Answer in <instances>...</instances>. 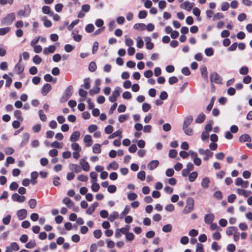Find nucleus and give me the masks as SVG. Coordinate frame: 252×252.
<instances>
[{
    "mask_svg": "<svg viewBox=\"0 0 252 252\" xmlns=\"http://www.w3.org/2000/svg\"><path fill=\"white\" fill-rule=\"evenodd\" d=\"M73 88L72 85L69 86L64 91L60 98V102H65L71 97L73 94Z\"/></svg>",
    "mask_w": 252,
    "mask_h": 252,
    "instance_id": "obj_1",
    "label": "nucleus"
},
{
    "mask_svg": "<svg viewBox=\"0 0 252 252\" xmlns=\"http://www.w3.org/2000/svg\"><path fill=\"white\" fill-rule=\"evenodd\" d=\"M194 201L193 198L188 197L187 199V202L185 207L183 210L184 214H188L191 212L194 208Z\"/></svg>",
    "mask_w": 252,
    "mask_h": 252,
    "instance_id": "obj_2",
    "label": "nucleus"
},
{
    "mask_svg": "<svg viewBox=\"0 0 252 252\" xmlns=\"http://www.w3.org/2000/svg\"><path fill=\"white\" fill-rule=\"evenodd\" d=\"M15 19V14L14 13H11L7 14L2 20V24L5 25H10L14 21Z\"/></svg>",
    "mask_w": 252,
    "mask_h": 252,
    "instance_id": "obj_3",
    "label": "nucleus"
},
{
    "mask_svg": "<svg viewBox=\"0 0 252 252\" xmlns=\"http://www.w3.org/2000/svg\"><path fill=\"white\" fill-rule=\"evenodd\" d=\"M210 81L216 84H222V79L217 72H214L210 75Z\"/></svg>",
    "mask_w": 252,
    "mask_h": 252,
    "instance_id": "obj_4",
    "label": "nucleus"
},
{
    "mask_svg": "<svg viewBox=\"0 0 252 252\" xmlns=\"http://www.w3.org/2000/svg\"><path fill=\"white\" fill-rule=\"evenodd\" d=\"M31 11L30 6L29 4L26 5L24 6V9L20 10L18 13L17 15L20 17H26L30 15Z\"/></svg>",
    "mask_w": 252,
    "mask_h": 252,
    "instance_id": "obj_5",
    "label": "nucleus"
},
{
    "mask_svg": "<svg viewBox=\"0 0 252 252\" xmlns=\"http://www.w3.org/2000/svg\"><path fill=\"white\" fill-rule=\"evenodd\" d=\"M19 250V247L16 242H12L10 246L6 247L5 252H12L13 251H17Z\"/></svg>",
    "mask_w": 252,
    "mask_h": 252,
    "instance_id": "obj_6",
    "label": "nucleus"
},
{
    "mask_svg": "<svg viewBox=\"0 0 252 252\" xmlns=\"http://www.w3.org/2000/svg\"><path fill=\"white\" fill-rule=\"evenodd\" d=\"M11 198L14 201H17L20 203H23L26 200L25 196H20L16 193H13L12 195Z\"/></svg>",
    "mask_w": 252,
    "mask_h": 252,
    "instance_id": "obj_7",
    "label": "nucleus"
},
{
    "mask_svg": "<svg viewBox=\"0 0 252 252\" xmlns=\"http://www.w3.org/2000/svg\"><path fill=\"white\" fill-rule=\"evenodd\" d=\"M17 215L19 220H23L27 217V211L25 209H21L17 212Z\"/></svg>",
    "mask_w": 252,
    "mask_h": 252,
    "instance_id": "obj_8",
    "label": "nucleus"
},
{
    "mask_svg": "<svg viewBox=\"0 0 252 252\" xmlns=\"http://www.w3.org/2000/svg\"><path fill=\"white\" fill-rule=\"evenodd\" d=\"M215 219L213 214H208L205 215L204 221L206 224H210L213 222Z\"/></svg>",
    "mask_w": 252,
    "mask_h": 252,
    "instance_id": "obj_9",
    "label": "nucleus"
},
{
    "mask_svg": "<svg viewBox=\"0 0 252 252\" xmlns=\"http://www.w3.org/2000/svg\"><path fill=\"white\" fill-rule=\"evenodd\" d=\"M193 3H191L189 1H186L180 4V7L182 9L190 11L193 7Z\"/></svg>",
    "mask_w": 252,
    "mask_h": 252,
    "instance_id": "obj_10",
    "label": "nucleus"
},
{
    "mask_svg": "<svg viewBox=\"0 0 252 252\" xmlns=\"http://www.w3.org/2000/svg\"><path fill=\"white\" fill-rule=\"evenodd\" d=\"M52 86L50 84H45L41 89V94L43 95H46L51 90Z\"/></svg>",
    "mask_w": 252,
    "mask_h": 252,
    "instance_id": "obj_11",
    "label": "nucleus"
},
{
    "mask_svg": "<svg viewBox=\"0 0 252 252\" xmlns=\"http://www.w3.org/2000/svg\"><path fill=\"white\" fill-rule=\"evenodd\" d=\"M159 165V161L158 160H153L148 164V168L150 170H153L157 168Z\"/></svg>",
    "mask_w": 252,
    "mask_h": 252,
    "instance_id": "obj_12",
    "label": "nucleus"
},
{
    "mask_svg": "<svg viewBox=\"0 0 252 252\" xmlns=\"http://www.w3.org/2000/svg\"><path fill=\"white\" fill-rule=\"evenodd\" d=\"M80 163L82 166V169L85 171H88L90 170V165L89 163L84 159H81L80 160Z\"/></svg>",
    "mask_w": 252,
    "mask_h": 252,
    "instance_id": "obj_13",
    "label": "nucleus"
},
{
    "mask_svg": "<svg viewBox=\"0 0 252 252\" xmlns=\"http://www.w3.org/2000/svg\"><path fill=\"white\" fill-rule=\"evenodd\" d=\"M237 192L239 195L243 196L245 197H247L252 193V191L250 190L247 191L244 190V189H237Z\"/></svg>",
    "mask_w": 252,
    "mask_h": 252,
    "instance_id": "obj_14",
    "label": "nucleus"
},
{
    "mask_svg": "<svg viewBox=\"0 0 252 252\" xmlns=\"http://www.w3.org/2000/svg\"><path fill=\"white\" fill-rule=\"evenodd\" d=\"M80 136V133L78 131H74L70 137V140L71 142H75L79 140Z\"/></svg>",
    "mask_w": 252,
    "mask_h": 252,
    "instance_id": "obj_15",
    "label": "nucleus"
},
{
    "mask_svg": "<svg viewBox=\"0 0 252 252\" xmlns=\"http://www.w3.org/2000/svg\"><path fill=\"white\" fill-rule=\"evenodd\" d=\"M56 49L55 46L52 45H50L48 48H44L43 50V53L45 55H48L49 53H53L55 52Z\"/></svg>",
    "mask_w": 252,
    "mask_h": 252,
    "instance_id": "obj_16",
    "label": "nucleus"
},
{
    "mask_svg": "<svg viewBox=\"0 0 252 252\" xmlns=\"http://www.w3.org/2000/svg\"><path fill=\"white\" fill-rule=\"evenodd\" d=\"M84 141L87 147L91 146L93 143L92 136L89 134L86 135L84 137Z\"/></svg>",
    "mask_w": 252,
    "mask_h": 252,
    "instance_id": "obj_17",
    "label": "nucleus"
},
{
    "mask_svg": "<svg viewBox=\"0 0 252 252\" xmlns=\"http://www.w3.org/2000/svg\"><path fill=\"white\" fill-rule=\"evenodd\" d=\"M30 139V134L28 133H25L23 135V139L20 144L21 147L25 146L29 141Z\"/></svg>",
    "mask_w": 252,
    "mask_h": 252,
    "instance_id": "obj_18",
    "label": "nucleus"
},
{
    "mask_svg": "<svg viewBox=\"0 0 252 252\" xmlns=\"http://www.w3.org/2000/svg\"><path fill=\"white\" fill-rule=\"evenodd\" d=\"M98 203L97 202L94 203L86 210V213L89 215H92V213L94 211L95 208L98 206Z\"/></svg>",
    "mask_w": 252,
    "mask_h": 252,
    "instance_id": "obj_19",
    "label": "nucleus"
},
{
    "mask_svg": "<svg viewBox=\"0 0 252 252\" xmlns=\"http://www.w3.org/2000/svg\"><path fill=\"white\" fill-rule=\"evenodd\" d=\"M193 117L191 116L187 117L184 120L183 127L189 126L192 122Z\"/></svg>",
    "mask_w": 252,
    "mask_h": 252,
    "instance_id": "obj_20",
    "label": "nucleus"
},
{
    "mask_svg": "<svg viewBox=\"0 0 252 252\" xmlns=\"http://www.w3.org/2000/svg\"><path fill=\"white\" fill-rule=\"evenodd\" d=\"M251 138L250 135L248 134H244L239 137V141L241 142H245L246 141H251Z\"/></svg>",
    "mask_w": 252,
    "mask_h": 252,
    "instance_id": "obj_21",
    "label": "nucleus"
},
{
    "mask_svg": "<svg viewBox=\"0 0 252 252\" xmlns=\"http://www.w3.org/2000/svg\"><path fill=\"white\" fill-rule=\"evenodd\" d=\"M15 70L17 73L20 74L22 73L24 70V66L20 63H18L15 66Z\"/></svg>",
    "mask_w": 252,
    "mask_h": 252,
    "instance_id": "obj_22",
    "label": "nucleus"
},
{
    "mask_svg": "<svg viewBox=\"0 0 252 252\" xmlns=\"http://www.w3.org/2000/svg\"><path fill=\"white\" fill-rule=\"evenodd\" d=\"M237 228L236 226H229L227 227L226 233L227 235L230 236L232 235L233 233H237Z\"/></svg>",
    "mask_w": 252,
    "mask_h": 252,
    "instance_id": "obj_23",
    "label": "nucleus"
},
{
    "mask_svg": "<svg viewBox=\"0 0 252 252\" xmlns=\"http://www.w3.org/2000/svg\"><path fill=\"white\" fill-rule=\"evenodd\" d=\"M63 203L64 204H65L67 206V207L68 208H70V207H72L74 206V202L68 197H65L63 201Z\"/></svg>",
    "mask_w": 252,
    "mask_h": 252,
    "instance_id": "obj_24",
    "label": "nucleus"
},
{
    "mask_svg": "<svg viewBox=\"0 0 252 252\" xmlns=\"http://www.w3.org/2000/svg\"><path fill=\"white\" fill-rule=\"evenodd\" d=\"M42 10L44 14H48L50 16L53 15V12L51 11L50 7L48 6H43Z\"/></svg>",
    "mask_w": 252,
    "mask_h": 252,
    "instance_id": "obj_25",
    "label": "nucleus"
},
{
    "mask_svg": "<svg viewBox=\"0 0 252 252\" xmlns=\"http://www.w3.org/2000/svg\"><path fill=\"white\" fill-rule=\"evenodd\" d=\"M202 77L205 80H208V72L206 66L201 67L200 68Z\"/></svg>",
    "mask_w": 252,
    "mask_h": 252,
    "instance_id": "obj_26",
    "label": "nucleus"
},
{
    "mask_svg": "<svg viewBox=\"0 0 252 252\" xmlns=\"http://www.w3.org/2000/svg\"><path fill=\"white\" fill-rule=\"evenodd\" d=\"M122 131H121L120 130H118L116 131H115V132L113 133L112 134L108 136V138L112 139V138H114L116 137L119 136L120 137V138L121 139L122 137Z\"/></svg>",
    "mask_w": 252,
    "mask_h": 252,
    "instance_id": "obj_27",
    "label": "nucleus"
},
{
    "mask_svg": "<svg viewBox=\"0 0 252 252\" xmlns=\"http://www.w3.org/2000/svg\"><path fill=\"white\" fill-rule=\"evenodd\" d=\"M119 167V164L116 162L113 161L110 163L106 167V169L108 170H110L111 169L113 170H117Z\"/></svg>",
    "mask_w": 252,
    "mask_h": 252,
    "instance_id": "obj_28",
    "label": "nucleus"
},
{
    "mask_svg": "<svg viewBox=\"0 0 252 252\" xmlns=\"http://www.w3.org/2000/svg\"><path fill=\"white\" fill-rule=\"evenodd\" d=\"M205 118L206 116L203 113H200L196 119L195 122L198 124L202 123L204 121Z\"/></svg>",
    "mask_w": 252,
    "mask_h": 252,
    "instance_id": "obj_29",
    "label": "nucleus"
},
{
    "mask_svg": "<svg viewBox=\"0 0 252 252\" xmlns=\"http://www.w3.org/2000/svg\"><path fill=\"white\" fill-rule=\"evenodd\" d=\"M101 146L99 144H95L93 146V152L95 154H99L101 153Z\"/></svg>",
    "mask_w": 252,
    "mask_h": 252,
    "instance_id": "obj_30",
    "label": "nucleus"
},
{
    "mask_svg": "<svg viewBox=\"0 0 252 252\" xmlns=\"http://www.w3.org/2000/svg\"><path fill=\"white\" fill-rule=\"evenodd\" d=\"M119 217V214L117 212H113L112 214H110L108 219L111 222L114 221Z\"/></svg>",
    "mask_w": 252,
    "mask_h": 252,
    "instance_id": "obj_31",
    "label": "nucleus"
},
{
    "mask_svg": "<svg viewBox=\"0 0 252 252\" xmlns=\"http://www.w3.org/2000/svg\"><path fill=\"white\" fill-rule=\"evenodd\" d=\"M210 183V180L208 177H205L202 179L201 182V186L203 188H207L209 187V184Z\"/></svg>",
    "mask_w": 252,
    "mask_h": 252,
    "instance_id": "obj_32",
    "label": "nucleus"
},
{
    "mask_svg": "<svg viewBox=\"0 0 252 252\" xmlns=\"http://www.w3.org/2000/svg\"><path fill=\"white\" fill-rule=\"evenodd\" d=\"M198 176V173L196 171L192 172L189 174V180L190 182H193L195 181Z\"/></svg>",
    "mask_w": 252,
    "mask_h": 252,
    "instance_id": "obj_33",
    "label": "nucleus"
},
{
    "mask_svg": "<svg viewBox=\"0 0 252 252\" xmlns=\"http://www.w3.org/2000/svg\"><path fill=\"white\" fill-rule=\"evenodd\" d=\"M100 91V89L99 87H94L93 89L90 90L89 94L91 95H94L99 93Z\"/></svg>",
    "mask_w": 252,
    "mask_h": 252,
    "instance_id": "obj_34",
    "label": "nucleus"
},
{
    "mask_svg": "<svg viewBox=\"0 0 252 252\" xmlns=\"http://www.w3.org/2000/svg\"><path fill=\"white\" fill-rule=\"evenodd\" d=\"M205 152L206 153H205V154H204L205 155V156L203 158V159L205 161H207V160H208L209 159V158L210 157L213 156V153L211 152L209 149H206Z\"/></svg>",
    "mask_w": 252,
    "mask_h": 252,
    "instance_id": "obj_35",
    "label": "nucleus"
},
{
    "mask_svg": "<svg viewBox=\"0 0 252 252\" xmlns=\"http://www.w3.org/2000/svg\"><path fill=\"white\" fill-rule=\"evenodd\" d=\"M15 162V159L11 157H8L6 158L5 166L8 167L10 164H13Z\"/></svg>",
    "mask_w": 252,
    "mask_h": 252,
    "instance_id": "obj_36",
    "label": "nucleus"
},
{
    "mask_svg": "<svg viewBox=\"0 0 252 252\" xmlns=\"http://www.w3.org/2000/svg\"><path fill=\"white\" fill-rule=\"evenodd\" d=\"M134 28L136 30L141 29L145 30L146 29V25L144 23L135 24L134 25Z\"/></svg>",
    "mask_w": 252,
    "mask_h": 252,
    "instance_id": "obj_37",
    "label": "nucleus"
},
{
    "mask_svg": "<svg viewBox=\"0 0 252 252\" xmlns=\"http://www.w3.org/2000/svg\"><path fill=\"white\" fill-rule=\"evenodd\" d=\"M185 133L188 135H192L193 134V130L189 126L183 127Z\"/></svg>",
    "mask_w": 252,
    "mask_h": 252,
    "instance_id": "obj_38",
    "label": "nucleus"
},
{
    "mask_svg": "<svg viewBox=\"0 0 252 252\" xmlns=\"http://www.w3.org/2000/svg\"><path fill=\"white\" fill-rule=\"evenodd\" d=\"M33 62L36 64H39L42 62V59L38 55H35L32 59Z\"/></svg>",
    "mask_w": 252,
    "mask_h": 252,
    "instance_id": "obj_39",
    "label": "nucleus"
},
{
    "mask_svg": "<svg viewBox=\"0 0 252 252\" xmlns=\"http://www.w3.org/2000/svg\"><path fill=\"white\" fill-rule=\"evenodd\" d=\"M94 27L92 24H88L85 28V30L87 32L91 33L94 30Z\"/></svg>",
    "mask_w": 252,
    "mask_h": 252,
    "instance_id": "obj_40",
    "label": "nucleus"
},
{
    "mask_svg": "<svg viewBox=\"0 0 252 252\" xmlns=\"http://www.w3.org/2000/svg\"><path fill=\"white\" fill-rule=\"evenodd\" d=\"M96 64L95 62H92L90 63L89 66V69L91 72H94L96 69Z\"/></svg>",
    "mask_w": 252,
    "mask_h": 252,
    "instance_id": "obj_41",
    "label": "nucleus"
},
{
    "mask_svg": "<svg viewBox=\"0 0 252 252\" xmlns=\"http://www.w3.org/2000/svg\"><path fill=\"white\" fill-rule=\"evenodd\" d=\"M90 177L91 179L92 180V183H95L97 181V174L94 172H91L90 174Z\"/></svg>",
    "mask_w": 252,
    "mask_h": 252,
    "instance_id": "obj_42",
    "label": "nucleus"
},
{
    "mask_svg": "<svg viewBox=\"0 0 252 252\" xmlns=\"http://www.w3.org/2000/svg\"><path fill=\"white\" fill-rule=\"evenodd\" d=\"M38 114L39 115L40 119L43 121L45 122L47 120V117L45 114H44L43 111L42 110H40L38 111Z\"/></svg>",
    "mask_w": 252,
    "mask_h": 252,
    "instance_id": "obj_43",
    "label": "nucleus"
},
{
    "mask_svg": "<svg viewBox=\"0 0 252 252\" xmlns=\"http://www.w3.org/2000/svg\"><path fill=\"white\" fill-rule=\"evenodd\" d=\"M130 210V207L129 205H127L125 206V208L124 210V211L121 213V218H123V217L126 214H127Z\"/></svg>",
    "mask_w": 252,
    "mask_h": 252,
    "instance_id": "obj_44",
    "label": "nucleus"
},
{
    "mask_svg": "<svg viewBox=\"0 0 252 252\" xmlns=\"http://www.w3.org/2000/svg\"><path fill=\"white\" fill-rule=\"evenodd\" d=\"M172 225L170 224L165 225L163 226L162 230L165 232H169L172 230Z\"/></svg>",
    "mask_w": 252,
    "mask_h": 252,
    "instance_id": "obj_45",
    "label": "nucleus"
},
{
    "mask_svg": "<svg viewBox=\"0 0 252 252\" xmlns=\"http://www.w3.org/2000/svg\"><path fill=\"white\" fill-rule=\"evenodd\" d=\"M137 47L138 48H141L143 47L144 42L142 39V38L140 36H138L137 38Z\"/></svg>",
    "mask_w": 252,
    "mask_h": 252,
    "instance_id": "obj_46",
    "label": "nucleus"
},
{
    "mask_svg": "<svg viewBox=\"0 0 252 252\" xmlns=\"http://www.w3.org/2000/svg\"><path fill=\"white\" fill-rule=\"evenodd\" d=\"M129 118L128 114L121 115L119 117V121L120 123H123Z\"/></svg>",
    "mask_w": 252,
    "mask_h": 252,
    "instance_id": "obj_47",
    "label": "nucleus"
},
{
    "mask_svg": "<svg viewBox=\"0 0 252 252\" xmlns=\"http://www.w3.org/2000/svg\"><path fill=\"white\" fill-rule=\"evenodd\" d=\"M36 201L34 199H31L28 202L30 207L32 209H33L36 207Z\"/></svg>",
    "mask_w": 252,
    "mask_h": 252,
    "instance_id": "obj_48",
    "label": "nucleus"
},
{
    "mask_svg": "<svg viewBox=\"0 0 252 252\" xmlns=\"http://www.w3.org/2000/svg\"><path fill=\"white\" fill-rule=\"evenodd\" d=\"M145 172L144 171H141L137 174V178L141 181H144L145 179Z\"/></svg>",
    "mask_w": 252,
    "mask_h": 252,
    "instance_id": "obj_49",
    "label": "nucleus"
},
{
    "mask_svg": "<svg viewBox=\"0 0 252 252\" xmlns=\"http://www.w3.org/2000/svg\"><path fill=\"white\" fill-rule=\"evenodd\" d=\"M10 30V28L6 27L0 29V35H3L8 33Z\"/></svg>",
    "mask_w": 252,
    "mask_h": 252,
    "instance_id": "obj_50",
    "label": "nucleus"
},
{
    "mask_svg": "<svg viewBox=\"0 0 252 252\" xmlns=\"http://www.w3.org/2000/svg\"><path fill=\"white\" fill-rule=\"evenodd\" d=\"M79 22V19L75 20L71 22V23L67 27L68 31H71L74 27Z\"/></svg>",
    "mask_w": 252,
    "mask_h": 252,
    "instance_id": "obj_51",
    "label": "nucleus"
},
{
    "mask_svg": "<svg viewBox=\"0 0 252 252\" xmlns=\"http://www.w3.org/2000/svg\"><path fill=\"white\" fill-rule=\"evenodd\" d=\"M249 68L247 66H244L242 67L240 70L239 72L242 75H246L248 73Z\"/></svg>",
    "mask_w": 252,
    "mask_h": 252,
    "instance_id": "obj_52",
    "label": "nucleus"
},
{
    "mask_svg": "<svg viewBox=\"0 0 252 252\" xmlns=\"http://www.w3.org/2000/svg\"><path fill=\"white\" fill-rule=\"evenodd\" d=\"M223 18H224L223 14L221 13L218 12L215 14V15L213 17V20L214 21H216L217 20L222 19Z\"/></svg>",
    "mask_w": 252,
    "mask_h": 252,
    "instance_id": "obj_53",
    "label": "nucleus"
},
{
    "mask_svg": "<svg viewBox=\"0 0 252 252\" xmlns=\"http://www.w3.org/2000/svg\"><path fill=\"white\" fill-rule=\"evenodd\" d=\"M36 246V243L34 241H30L26 244V247L28 249H32Z\"/></svg>",
    "mask_w": 252,
    "mask_h": 252,
    "instance_id": "obj_54",
    "label": "nucleus"
},
{
    "mask_svg": "<svg viewBox=\"0 0 252 252\" xmlns=\"http://www.w3.org/2000/svg\"><path fill=\"white\" fill-rule=\"evenodd\" d=\"M137 197V194L134 192H131L127 195V198L129 200L132 201L135 200Z\"/></svg>",
    "mask_w": 252,
    "mask_h": 252,
    "instance_id": "obj_55",
    "label": "nucleus"
},
{
    "mask_svg": "<svg viewBox=\"0 0 252 252\" xmlns=\"http://www.w3.org/2000/svg\"><path fill=\"white\" fill-rule=\"evenodd\" d=\"M72 149L76 151L80 152L81 151V148H80L79 145L77 143H74L71 144Z\"/></svg>",
    "mask_w": 252,
    "mask_h": 252,
    "instance_id": "obj_56",
    "label": "nucleus"
},
{
    "mask_svg": "<svg viewBox=\"0 0 252 252\" xmlns=\"http://www.w3.org/2000/svg\"><path fill=\"white\" fill-rule=\"evenodd\" d=\"M15 118L18 120H22L23 118L21 116V112L20 110H15L14 113Z\"/></svg>",
    "mask_w": 252,
    "mask_h": 252,
    "instance_id": "obj_57",
    "label": "nucleus"
},
{
    "mask_svg": "<svg viewBox=\"0 0 252 252\" xmlns=\"http://www.w3.org/2000/svg\"><path fill=\"white\" fill-rule=\"evenodd\" d=\"M94 237L97 239H99L101 237L102 232L100 229L95 230L94 231Z\"/></svg>",
    "mask_w": 252,
    "mask_h": 252,
    "instance_id": "obj_58",
    "label": "nucleus"
},
{
    "mask_svg": "<svg viewBox=\"0 0 252 252\" xmlns=\"http://www.w3.org/2000/svg\"><path fill=\"white\" fill-rule=\"evenodd\" d=\"M104 131L106 134H111L113 131V127L112 126L108 125L105 128Z\"/></svg>",
    "mask_w": 252,
    "mask_h": 252,
    "instance_id": "obj_59",
    "label": "nucleus"
},
{
    "mask_svg": "<svg viewBox=\"0 0 252 252\" xmlns=\"http://www.w3.org/2000/svg\"><path fill=\"white\" fill-rule=\"evenodd\" d=\"M168 155L171 158H175L177 155V151L176 150H170L169 152Z\"/></svg>",
    "mask_w": 252,
    "mask_h": 252,
    "instance_id": "obj_60",
    "label": "nucleus"
},
{
    "mask_svg": "<svg viewBox=\"0 0 252 252\" xmlns=\"http://www.w3.org/2000/svg\"><path fill=\"white\" fill-rule=\"evenodd\" d=\"M108 191L111 193H114L117 190V188L115 185H111L108 187Z\"/></svg>",
    "mask_w": 252,
    "mask_h": 252,
    "instance_id": "obj_61",
    "label": "nucleus"
},
{
    "mask_svg": "<svg viewBox=\"0 0 252 252\" xmlns=\"http://www.w3.org/2000/svg\"><path fill=\"white\" fill-rule=\"evenodd\" d=\"M11 220V216L7 215L6 217L2 219V222L5 225H7L10 223Z\"/></svg>",
    "mask_w": 252,
    "mask_h": 252,
    "instance_id": "obj_62",
    "label": "nucleus"
},
{
    "mask_svg": "<svg viewBox=\"0 0 252 252\" xmlns=\"http://www.w3.org/2000/svg\"><path fill=\"white\" fill-rule=\"evenodd\" d=\"M195 252H204L203 246L201 243H197Z\"/></svg>",
    "mask_w": 252,
    "mask_h": 252,
    "instance_id": "obj_63",
    "label": "nucleus"
},
{
    "mask_svg": "<svg viewBox=\"0 0 252 252\" xmlns=\"http://www.w3.org/2000/svg\"><path fill=\"white\" fill-rule=\"evenodd\" d=\"M235 249V246L233 244L228 245L226 248L227 251L229 252H234Z\"/></svg>",
    "mask_w": 252,
    "mask_h": 252,
    "instance_id": "obj_64",
    "label": "nucleus"
}]
</instances>
